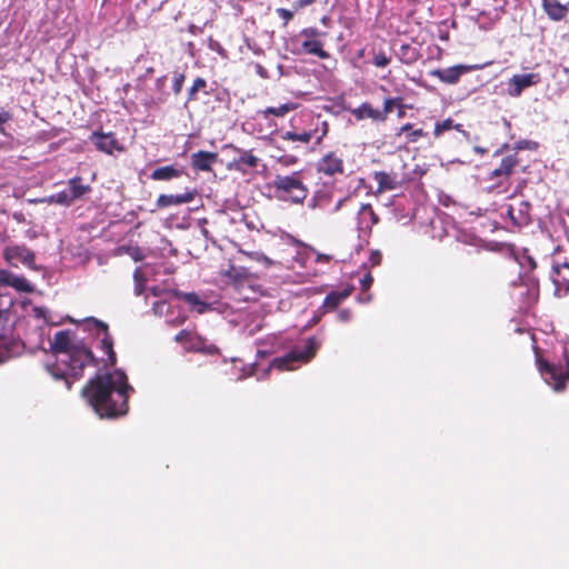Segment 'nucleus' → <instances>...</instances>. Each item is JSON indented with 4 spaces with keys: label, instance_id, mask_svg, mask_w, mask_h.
I'll list each match as a JSON object with an SVG mask.
<instances>
[{
    "label": "nucleus",
    "instance_id": "obj_1",
    "mask_svg": "<svg viewBox=\"0 0 569 569\" xmlns=\"http://www.w3.org/2000/svg\"><path fill=\"white\" fill-rule=\"evenodd\" d=\"M133 388L122 370L97 375L83 389V396L101 418H116L128 412V398Z\"/></svg>",
    "mask_w": 569,
    "mask_h": 569
},
{
    "label": "nucleus",
    "instance_id": "obj_2",
    "mask_svg": "<svg viewBox=\"0 0 569 569\" xmlns=\"http://www.w3.org/2000/svg\"><path fill=\"white\" fill-rule=\"evenodd\" d=\"M50 349L56 361L47 362L46 370L56 380H63L68 390L71 388L70 378H80L83 369L94 363L91 350L70 330L58 331L50 341Z\"/></svg>",
    "mask_w": 569,
    "mask_h": 569
},
{
    "label": "nucleus",
    "instance_id": "obj_3",
    "mask_svg": "<svg viewBox=\"0 0 569 569\" xmlns=\"http://www.w3.org/2000/svg\"><path fill=\"white\" fill-rule=\"evenodd\" d=\"M320 343L315 337L308 338L306 341L296 345L288 353L282 357L274 358L268 370L277 368L279 370H295L302 363L310 361Z\"/></svg>",
    "mask_w": 569,
    "mask_h": 569
},
{
    "label": "nucleus",
    "instance_id": "obj_4",
    "mask_svg": "<svg viewBox=\"0 0 569 569\" xmlns=\"http://www.w3.org/2000/svg\"><path fill=\"white\" fill-rule=\"evenodd\" d=\"M273 187L277 197L281 200H290L295 203L302 202L308 196V189L299 177V173L289 176H276Z\"/></svg>",
    "mask_w": 569,
    "mask_h": 569
},
{
    "label": "nucleus",
    "instance_id": "obj_5",
    "mask_svg": "<svg viewBox=\"0 0 569 569\" xmlns=\"http://www.w3.org/2000/svg\"><path fill=\"white\" fill-rule=\"evenodd\" d=\"M2 257L4 261L13 268H18L19 264H22L31 270L41 269L36 264V253L23 243H8L2 250Z\"/></svg>",
    "mask_w": 569,
    "mask_h": 569
},
{
    "label": "nucleus",
    "instance_id": "obj_6",
    "mask_svg": "<svg viewBox=\"0 0 569 569\" xmlns=\"http://www.w3.org/2000/svg\"><path fill=\"white\" fill-rule=\"evenodd\" d=\"M321 36L323 33L312 27L305 28L299 33V37L303 38L301 46L306 53L317 56L320 59H328L329 53L323 50L322 42L319 40Z\"/></svg>",
    "mask_w": 569,
    "mask_h": 569
},
{
    "label": "nucleus",
    "instance_id": "obj_7",
    "mask_svg": "<svg viewBox=\"0 0 569 569\" xmlns=\"http://www.w3.org/2000/svg\"><path fill=\"white\" fill-rule=\"evenodd\" d=\"M537 363L540 375L547 385L551 386L556 391H560L565 388L568 377L563 375L560 367H556L541 359H538Z\"/></svg>",
    "mask_w": 569,
    "mask_h": 569
},
{
    "label": "nucleus",
    "instance_id": "obj_8",
    "mask_svg": "<svg viewBox=\"0 0 569 569\" xmlns=\"http://www.w3.org/2000/svg\"><path fill=\"white\" fill-rule=\"evenodd\" d=\"M540 82L539 73L513 74L507 82V93L512 98L521 96L523 90Z\"/></svg>",
    "mask_w": 569,
    "mask_h": 569
},
{
    "label": "nucleus",
    "instance_id": "obj_9",
    "mask_svg": "<svg viewBox=\"0 0 569 569\" xmlns=\"http://www.w3.org/2000/svg\"><path fill=\"white\" fill-rule=\"evenodd\" d=\"M317 170L319 173H322L328 177H333L336 174H343V172H345L343 159L337 152L330 151V152L326 153L317 162Z\"/></svg>",
    "mask_w": 569,
    "mask_h": 569
},
{
    "label": "nucleus",
    "instance_id": "obj_10",
    "mask_svg": "<svg viewBox=\"0 0 569 569\" xmlns=\"http://www.w3.org/2000/svg\"><path fill=\"white\" fill-rule=\"evenodd\" d=\"M247 254L250 259L262 263L266 268L286 266L287 269H293L295 263L300 264V267H303L306 263V259L300 251H296V253L291 256V260L287 259L286 262L274 261L260 251H253Z\"/></svg>",
    "mask_w": 569,
    "mask_h": 569
},
{
    "label": "nucleus",
    "instance_id": "obj_11",
    "mask_svg": "<svg viewBox=\"0 0 569 569\" xmlns=\"http://www.w3.org/2000/svg\"><path fill=\"white\" fill-rule=\"evenodd\" d=\"M0 286L10 287L18 292L30 293L33 286L23 276L16 274L7 269H0Z\"/></svg>",
    "mask_w": 569,
    "mask_h": 569
},
{
    "label": "nucleus",
    "instance_id": "obj_12",
    "mask_svg": "<svg viewBox=\"0 0 569 569\" xmlns=\"http://www.w3.org/2000/svg\"><path fill=\"white\" fill-rule=\"evenodd\" d=\"M379 221L378 216L375 213L370 204H361L357 211V229L359 236H367L371 228Z\"/></svg>",
    "mask_w": 569,
    "mask_h": 569
},
{
    "label": "nucleus",
    "instance_id": "obj_13",
    "mask_svg": "<svg viewBox=\"0 0 569 569\" xmlns=\"http://www.w3.org/2000/svg\"><path fill=\"white\" fill-rule=\"evenodd\" d=\"M238 153L237 157L229 163V169L240 171L242 173L248 172L250 169H256L259 163V158L256 157L250 150H241L233 148Z\"/></svg>",
    "mask_w": 569,
    "mask_h": 569
},
{
    "label": "nucleus",
    "instance_id": "obj_14",
    "mask_svg": "<svg viewBox=\"0 0 569 569\" xmlns=\"http://www.w3.org/2000/svg\"><path fill=\"white\" fill-rule=\"evenodd\" d=\"M171 293L166 292L164 298L159 299L153 302L152 310L157 316H164L167 318V322L170 325H180L186 320L184 315H178L177 317H171L169 313L172 312V308L174 307L172 303Z\"/></svg>",
    "mask_w": 569,
    "mask_h": 569
},
{
    "label": "nucleus",
    "instance_id": "obj_15",
    "mask_svg": "<svg viewBox=\"0 0 569 569\" xmlns=\"http://www.w3.org/2000/svg\"><path fill=\"white\" fill-rule=\"evenodd\" d=\"M89 140L99 151L107 154H112L114 150H122L120 143L111 132L104 133L94 131L91 133Z\"/></svg>",
    "mask_w": 569,
    "mask_h": 569
},
{
    "label": "nucleus",
    "instance_id": "obj_16",
    "mask_svg": "<svg viewBox=\"0 0 569 569\" xmlns=\"http://www.w3.org/2000/svg\"><path fill=\"white\" fill-rule=\"evenodd\" d=\"M475 67L467 66V64H457L452 66L446 69H437L431 71V76L438 78L440 81L448 83V84H455L459 81L460 77L471 70H473Z\"/></svg>",
    "mask_w": 569,
    "mask_h": 569
},
{
    "label": "nucleus",
    "instance_id": "obj_17",
    "mask_svg": "<svg viewBox=\"0 0 569 569\" xmlns=\"http://www.w3.org/2000/svg\"><path fill=\"white\" fill-rule=\"evenodd\" d=\"M530 203L528 201H519L508 206L507 214L516 226H527L530 223Z\"/></svg>",
    "mask_w": 569,
    "mask_h": 569
},
{
    "label": "nucleus",
    "instance_id": "obj_18",
    "mask_svg": "<svg viewBox=\"0 0 569 569\" xmlns=\"http://www.w3.org/2000/svg\"><path fill=\"white\" fill-rule=\"evenodd\" d=\"M94 323L98 328L97 336L100 348L107 355V359L104 361L112 366L116 363V353L113 351L112 339L108 332L107 326L98 321H94Z\"/></svg>",
    "mask_w": 569,
    "mask_h": 569
},
{
    "label": "nucleus",
    "instance_id": "obj_19",
    "mask_svg": "<svg viewBox=\"0 0 569 569\" xmlns=\"http://www.w3.org/2000/svg\"><path fill=\"white\" fill-rule=\"evenodd\" d=\"M373 180L378 186L377 192L396 190L401 184L398 174L395 172L376 171L373 172Z\"/></svg>",
    "mask_w": 569,
    "mask_h": 569
},
{
    "label": "nucleus",
    "instance_id": "obj_20",
    "mask_svg": "<svg viewBox=\"0 0 569 569\" xmlns=\"http://www.w3.org/2000/svg\"><path fill=\"white\" fill-rule=\"evenodd\" d=\"M196 192L191 190H187L183 193L179 194H160L157 199V206L159 208H167L171 206H180L184 203H189L194 199Z\"/></svg>",
    "mask_w": 569,
    "mask_h": 569
},
{
    "label": "nucleus",
    "instance_id": "obj_21",
    "mask_svg": "<svg viewBox=\"0 0 569 569\" xmlns=\"http://www.w3.org/2000/svg\"><path fill=\"white\" fill-rule=\"evenodd\" d=\"M174 340L177 342H190L191 348L198 351H202L206 353H216L218 351V348L213 345H206L201 339L197 338V341L194 340V337L191 332L187 330H181L177 336L174 337Z\"/></svg>",
    "mask_w": 569,
    "mask_h": 569
},
{
    "label": "nucleus",
    "instance_id": "obj_22",
    "mask_svg": "<svg viewBox=\"0 0 569 569\" xmlns=\"http://www.w3.org/2000/svg\"><path fill=\"white\" fill-rule=\"evenodd\" d=\"M218 154L209 151H198L191 154V164L199 171H211L212 164L217 161Z\"/></svg>",
    "mask_w": 569,
    "mask_h": 569
},
{
    "label": "nucleus",
    "instance_id": "obj_23",
    "mask_svg": "<svg viewBox=\"0 0 569 569\" xmlns=\"http://www.w3.org/2000/svg\"><path fill=\"white\" fill-rule=\"evenodd\" d=\"M350 112L358 121L366 118L377 122L385 121V113L380 112L378 109L372 108V106L368 102H363L358 108L351 109Z\"/></svg>",
    "mask_w": 569,
    "mask_h": 569
},
{
    "label": "nucleus",
    "instance_id": "obj_24",
    "mask_svg": "<svg viewBox=\"0 0 569 569\" xmlns=\"http://www.w3.org/2000/svg\"><path fill=\"white\" fill-rule=\"evenodd\" d=\"M542 8L548 18L552 21L565 20L569 11L568 4H562L558 0L543 1Z\"/></svg>",
    "mask_w": 569,
    "mask_h": 569
},
{
    "label": "nucleus",
    "instance_id": "obj_25",
    "mask_svg": "<svg viewBox=\"0 0 569 569\" xmlns=\"http://www.w3.org/2000/svg\"><path fill=\"white\" fill-rule=\"evenodd\" d=\"M183 170L176 166H164L154 169L150 178L156 181H170L182 176Z\"/></svg>",
    "mask_w": 569,
    "mask_h": 569
},
{
    "label": "nucleus",
    "instance_id": "obj_26",
    "mask_svg": "<svg viewBox=\"0 0 569 569\" xmlns=\"http://www.w3.org/2000/svg\"><path fill=\"white\" fill-rule=\"evenodd\" d=\"M517 163L518 159L516 154L505 157L500 166L491 171L490 178L508 179Z\"/></svg>",
    "mask_w": 569,
    "mask_h": 569
},
{
    "label": "nucleus",
    "instance_id": "obj_27",
    "mask_svg": "<svg viewBox=\"0 0 569 569\" xmlns=\"http://www.w3.org/2000/svg\"><path fill=\"white\" fill-rule=\"evenodd\" d=\"M332 200V191L328 188L317 190L310 200L309 207L312 209L328 210Z\"/></svg>",
    "mask_w": 569,
    "mask_h": 569
},
{
    "label": "nucleus",
    "instance_id": "obj_28",
    "mask_svg": "<svg viewBox=\"0 0 569 569\" xmlns=\"http://www.w3.org/2000/svg\"><path fill=\"white\" fill-rule=\"evenodd\" d=\"M67 190L72 202H74L76 200L82 198L86 193H88L91 190V188L89 184H83L82 179L80 177H74L68 181Z\"/></svg>",
    "mask_w": 569,
    "mask_h": 569
},
{
    "label": "nucleus",
    "instance_id": "obj_29",
    "mask_svg": "<svg viewBox=\"0 0 569 569\" xmlns=\"http://www.w3.org/2000/svg\"><path fill=\"white\" fill-rule=\"evenodd\" d=\"M221 274L231 280L236 284L243 283L249 277V272L246 268L237 267L233 264H229L227 269H223L221 271Z\"/></svg>",
    "mask_w": 569,
    "mask_h": 569
},
{
    "label": "nucleus",
    "instance_id": "obj_30",
    "mask_svg": "<svg viewBox=\"0 0 569 569\" xmlns=\"http://www.w3.org/2000/svg\"><path fill=\"white\" fill-rule=\"evenodd\" d=\"M151 271V268L148 264L140 266L134 270L133 279H134V292L137 296L143 293L144 283L147 282V278Z\"/></svg>",
    "mask_w": 569,
    "mask_h": 569
},
{
    "label": "nucleus",
    "instance_id": "obj_31",
    "mask_svg": "<svg viewBox=\"0 0 569 569\" xmlns=\"http://www.w3.org/2000/svg\"><path fill=\"white\" fill-rule=\"evenodd\" d=\"M397 57L401 62L406 64H412L418 60L419 53L416 48L411 47L408 43H403L400 46L397 52Z\"/></svg>",
    "mask_w": 569,
    "mask_h": 569
},
{
    "label": "nucleus",
    "instance_id": "obj_32",
    "mask_svg": "<svg viewBox=\"0 0 569 569\" xmlns=\"http://www.w3.org/2000/svg\"><path fill=\"white\" fill-rule=\"evenodd\" d=\"M297 108V104L296 103H292V102H288V103H283V104H280L279 107H268L266 108L264 110L260 111V113L263 116V118H268L269 116H274V117H283L286 116L288 112L295 110Z\"/></svg>",
    "mask_w": 569,
    "mask_h": 569
},
{
    "label": "nucleus",
    "instance_id": "obj_33",
    "mask_svg": "<svg viewBox=\"0 0 569 569\" xmlns=\"http://www.w3.org/2000/svg\"><path fill=\"white\" fill-rule=\"evenodd\" d=\"M183 299L190 308L198 313H203L210 308L209 305L201 301L196 293H184Z\"/></svg>",
    "mask_w": 569,
    "mask_h": 569
},
{
    "label": "nucleus",
    "instance_id": "obj_34",
    "mask_svg": "<svg viewBox=\"0 0 569 569\" xmlns=\"http://www.w3.org/2000/svg\"><path fill=\"white\" fill-rule=\"evenodd\" d=\"M43 201L47 203H57L64 207H69L73 203L67 188L47 197Z\"/></svg>",
    "mask_w": 569,
    "mask_h": 569
},
{
    "label": "nucleus",
    "instance_id": "obj_35",
    "mask_svg": "<svg viewBox=\"0 0 569 569\" xmlns=\"http://www.w3.org/2000/svg\"><path fill=\"white\" fill-rule=\"evenodd\" d=\"M281 138L283 140H288V141L309 143L312 139V132L303 131V132L297 133L293 131H286V132L281 133Z\"/></svg>",
    "mask_w": 569,
    "mask_h": 569
},
{
    "label": "nucleus",
    "instance_id": "obj_36",
    "mask_svg": "<svg viewBox=\"0 0 569 569\" xmlns=\"http://www.w3.org/2000/svg\"><path fill=\"white\" fill-rule=\"evenodd\" d=\"M32 313L34 318L39 320H43L47 325L56 326L59 323L56 319H53L50 310L46 307H33Z\"/></svg>",
    "mask_w": 569,
    "mask_h": 569
},
{
    "label": "nucleus",
    "instance_id": "obj_37",
    "mask_svg": "<svg viewBox=\"0 0 569 569\" xmlns=\"http://www.w3.org/2000/svg\"><path fill=\"white\" fill-rule=\"evenodd\" d=\"M207 87V81L203 79V78H200L198 77L194 81H193V84L189 88L188 90V100H194L196 99V94L200 91V90H203L204 88Z\"/></svg>",
    "mask_w": 569,
    "mask_h": 569
},
{
    "label": "nucleus",
    "instance_id": "obj_38",
    "mask_svg": "<svg viewBox=\"0 0 569 569\" xmlns=\"http://www.w3.org/2000/svg\"><path fill=\"white\" fill-rule=\"evenodd\" d=\"M355 199L351 196H346L339 199L331 208L328 209L330 213H336L346 207H353Z\"/></svg>",
    "mask_w": 569,
    "mask_h": 569
},
{
    "label": "nucleus",
    "instance_id": "obj_39",
    "mask_svg": "<svg viewBox=\"0 0 569 569\" xmlns=\"http://www.w3.org/2000/svg\"><path fill=\"white\" fill-rule=\"evenodd\" d=\"M341 301L339 300L338 295L335 293V291H331L327 295V297L323 300L322 308L326 310H333L336 309Z\"/></svg>",
    "mask_w": 569,
    "mask_h": 569
},
{
    "label": "nucleus",
    "instance_id": "obj_40",
    "mask_svg": "<svg viewBox=\"0 0 569 569\" xmlns=\"http://www.w3.org/2000/svg\"><path fill=\"white\" fill-rule=\"evenodd\" d=\"M518 261L519 264L527 270H533L536 268V261L527 253V251L518 257Z\"/></svg>",
    "mask_w": 569,
    "mask_h": 569
},
{
    "label": "nucleus",
    "instance_id": "obj_41",
    "mask_svg": "<svg viewBox=\"0 0 569 569\" xmlns=\"http://www.w3.org/2000/svg\"><path fill=\"white\" fill-rule=\"evenodd\" d=\"M13 118V114L11 111L6 110L4 108L0 107V133L6 134L4 126L6 123L10 122Z\"/></svg>",
    "mask_w": 569,
    "mask_h": 569
},
{
    "label": "nucleus",
    "instance_id": "obj_42",
    "mask_svg": "<svg viewBox=\"0 0 569 569\" xmlns=\"http://www.w3.org/2000/svg\"><path fill=\"white\" fill-rule=\"evenodd\" d=\"M453 128V120L446 119L441 122H437L435 126V136L439 137L445 131H448Z\"/></svg>",
    "mask_w": 569,
    "mask_h": 569
},
{
    "label": "nucleus",
    "instance_id": "obj_43",
    "mask_svg": "<svg viewBox=\"0 0 569 569\" xmlns=\"http://www.w3.org/2000/svg\"><path fill=\"white\" fill-rule=\"evenodd\" d=\"M184 82V74L183 73H174L173 81H172V90L174 94H179L182 90Z\"/></svg>",
    "mask_w": 569,
    "mask_h": 569
},
{
    "label": "nucleus",
    "instance_id": "obj_44",
    "mask_svg": "<svg viewBox=\"0 0 569 569\" xmlns=\"http://www.w3.org/2000/svg\"><path fill=\"white\" fill-rule=\"evenodd\" d=\"M373 64L379 68H385L390 63V58L387 57L382 51L375 54Z\"/></svg>",
    "mask_w": 569,
    "mask_h": 569
},
{
    "label": "nucleus",
    "instance_id": "obj_45",
    "mask_svg": "<svg viewBox=\"0 0 569 569\" xmlns=\"http://www.w3.org/2000/svg\"><path fill=\"white\" fill-rule=\"evenodd\" d=\"M397 103V99L388 98L383 102V110H380V112L385 113V120L387 119V114L392 112L395 104Z\"/></svg>",
    "mask_w": 569,
    "mask_h": 569
},
{
    "label": "nucleus",
    "instance_id": "obj_46",
    "mask_svg": "<svg viewBox=\"0 0 569 569\" xmlns=\"http://www.w3.org/2000/svg\"><path fill=\"white\" fill-rule=\"evenodd\" d=\"M352 313L349 309L339 310L337 318L340 322H348L351 320Z\"/></svg>",
    "mask_w": 569,
    "mask_h": 569
},
{
    "label": "nucleus",
    "instance_id": "obj_47",
    "mask_svg": "<svg viewBox=\"0 0 569 569\" xmlns=\"http://www.w3.org/2000/svg\"><path fill=\"white\" fill-rule=\"evenodd\" d=\"M373 282L372 276L368 272L360 279L362 290H368Z\"/></svg>",
    "mask_w": 569,
    "mask_h": 569
},
{
    "label": "nucleus",
    "instance_id": "obj_48",
    "mask_svg": "<svg viewBox=\"0 0 569 569\" xmlns=\"http://www.w3.org/2000/svg\"><path fill=\"white\" fill-rule=\"evenodd\" d=\"M277 13L280 18H282L286 22L290 21L293 18V13L284 8L277 9Z\"/></svg>",
    "mask_w": 569,
    "mask_h": 569
},
{
    "label": "nucleus",
    "instance_id": "obj_49",
    "mask_svg": "<svg viewBox=\"0 0 569 569\" xmlns=\"http://www.w3.org/2000/svg\"><path fill=\"white\" fill-rule=\"evenodd\" d=\"M425 134L423 130L422 129H412L410 131V133L407 134L408 137V140L410 142H416L420 137H422Z\"/></svg>",
    "mask_w": 569,
    "mask_h": 569
},
{
    "label": "nucleus",
    "instance_id": "obj_50",
    "mask_svg": "<svg viewBox=\"0 0 569 569\" xmlns=\"http://www.w3.org/2000/svg\"><path fill=\"white\" fill-rule=\"evenodd\" d=\"M381 252L380 251H372L369 257V262L372 267L380 264L381 262Z\"/></svg>",
    "mask_w": 569,
    "mask_h": 569
},
{
    "label": "nucleus",
    "instance_id": "obj_51",
    "mask_svg": "<svg viewBox=\"0 0 569 569\" xmlns=\"http://www.w3.org/2000/svg\"><path fill=\"white\" fill-rule=\"evenodd\" d=\"M351 291H352V288H347L341 291H335V293L338 295L339 300L342 302L351 295Z\"/></svg>",
    "mask_w": 569,
    "mask_h": 569
},
{
    "label": "nucleus",
    "instance_id": "obj_52",
    "mask_svg": "<svg viewBox=\"0 0 569 569\" xmlns=\"http://www.w3.org/2000/svg\"><path fill=\"white\" fill-rule=\"evenodd\" d=\"M351 291H352V288H347L341 291H335V293L338 295L339 300L342 302L351 295Z\"/></svg>",
    "mask_w": 569,
    "mask_h": 569
},
{
    "label": "nucleus",
    "instance_id": "obj_53",
    "mask_svg": "<svg viewBox=\"0 0 569 569\" xmlns=\"http://www.w3.org/2000/svg\"><path fill=\"white\" fill-rule=\"evenodd\" d=\"M297 277H298V279H293V277L288 273L284 276V281L305 282L307 280L306 274H298Z\"/></svg>",
    "mask_w": 569,
    "mask_h": 569
},
{
    "label": "nucleus",
    "instance_id": "obj_54",
    "mask_svg": "<svg viewBox=\"0 0 569 569\" xmlns=\"http://www.w3.org/2000/svg\"><path fill=\"white\" fill-rule=\"evenodd\" d=\"M131 258L136 261L138 260H141L142 259V253H141V250L139 248H132L130 249L129 251Z\"/></svg>",
    "mask_w": 569,
    "mask_h": 569
},
{
    "label": "nucleus",
    "instance_id": "obj_55",
    "mask_svg": "<svg viewBox=\"0 0 569 569\" xmlns=\"http://www.w3.org/2000/svg\"><path fill=\"white\" fill-rule=\"evenodd\" d=\"M330 260H331L330 256L322 254V253H318L317 258H316L317 262H329Z\"/></svg>",
    "mask_w": 569,
    "mask_h": 569
},
{
    "label": "nucleus",
    "instance_id": "obj_56",
    "mask_svg": "<svg viewBox=\"0 0 569 569\" xmlns=\"http://www.w3.org/2000/svg\"><path fill=\"white\" fill-rule=\"evenodd\" d=\"M452 129H456L457 131L461 132L466 138H469V132L463 130V126L462 124H460V123L455 124L453 123V128Z\"/></svg>",
    "mask_w": 569,
    "mask_h": 569
},
{
    "label": "nucleus",
    "instance_id": "obj_57",
    "mask_svg": "<svg viewBox=\"0 0 569 569\" xmlns=\"http://www.w3.org/2000/svg\"><path fill=\"white\" fill-rule=\"evenodd\" d=\"M560 268L569 269V261H565L562 264L555 266V267H553V272H555L556 274H559V273H560Z\"/></svg>",
    "mask_w": 569,
    "mask_h": 569
},
{
    "label": "nucleus",
    "instance_id": "obj_58",
    "mask_svg": "<svg viewBox=\"0 0 569 569\" xmlns=\"http://www.w3.org/2000/svg\"><path fill=\"white\" fill-rule=\"evenodd\" d=\"M358 301L360 303H368V302L371 301V295L369 293V295H366V296H359L358 297Z\"/></svg>",
    "mask_w": 569,
    "mask_h": 569
},
{
    "label": "nucleus",
    "instance_id": "obj_59",
    "mask_svg": "<svg viewBox=\"0 0 569 569\" xmlns=\"http://www.w3.org/2000/svg\"><path fill=\"white\" fill-rule=\"evenodd\" d=\"M151 291V293L154 296V297H159L161 298L162 297V291L158 288V287H152L149 289Z\"/></svg>",
    "mask_w": 569,
    "mask_h": 569
},
{
    "label": "nucleus",
    "instance_id": "obj_60",
    "mask_svg": "<svg viewBox=\"0 0 569 569\" xmlns=\"http://www.w3.org/2000/svg\"><path fill=\"white\" fill-rule=\"evenodd\" d=\"M411 130H412V124L411 123H406L405 126H402L400 128V134L405 133V132L410 133Z\"/></svg>",
    "mask_w": 569,
    "mask_h": 569
},
{
    "label": "nucleus",
    "instance_id": "obj_61",
    "mask_svg": "<svg viewBox=\"0 0 569 569\" xmlns=\"http://www.w3.org/2000/svg\"><path fill=\"white\" fill-rule=\"evenodd\" d=\"M316 0H299L300 4L301 6H308V4H311L313 3Z\"/></svg>",
    "mask_w": 569,
    "mask_h": 569
},
{
    "label": "nucleus",
    "instance_id": "obj_62",
    "mask_svg": "<svg viewBox=\"0 0 569 569\" xmlns=\"http://www.w3.org/2000/svg\"><path fill=\"white\" fill-rule=\"evenodd\" d=\"M475 151L480 153V154H483L487 150L485 148H481V147H475Z\"/></svg>",
    "mask_w": 569,
    "mask_h": 569
},
{
    "label": "nucleus",
    "instance_id": "obj_63",
    "mask_svg": "<svg viewBox=\"0 0 569 569\" xmlns=\"http://www.w3.org/2000/svg\"><path fill=\"white\" fill-rule=\"evenodd\" d=\"M287 164L295 162V157H288L284 161Z\"/></svg>",
    "mask_w": 569,
    "mask_h": 569
},
{
    "label": "nucleus",
    "instance_id": "obj_64",
    "mask_svg": "<svg viewBox=\"0 0 569 569\" xmlns=\"http://www.w3.org/2000/svg\"><path fill=\"white\" fill-rule=\"evenodd\" d=\"M258 73H259L261 77H264L263 68H262L261 66H258Z\"/></svg>",
    "mask_w": 569,
    "mask_h": 569
}]
</instances>
